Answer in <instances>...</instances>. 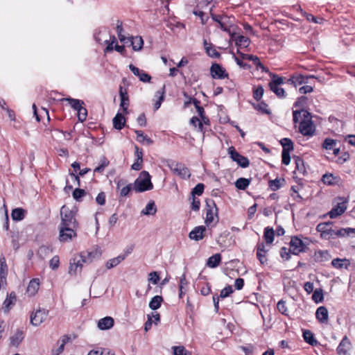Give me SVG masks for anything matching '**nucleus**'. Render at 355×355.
Wrapping results in <instances>:
<instances>
[{
	"label": "nucleus",
	"mask_w": 355,
	"mask_h": 355,
	"mask_svg": "<svg viewBox=\"0 0 355 355\" xmlns=\"http://www.w3.org/2000/svg\"><path fill=\"white\" fill-rule=\"evenodd\" d=\"M295 164H296V170L299 171L300 173L304 174L306 172V168L304 164V161L302 159L297 157L295 159Z\"/></svg>",
	"instance_id": "3c124183"
},
{
	"label": "nucleus",
	"mask_w": 355,
	"mask_h": 355,
	"mask_svg": "<svg viewBox=\"0 0 355 355\" xmlns=\"http://www.w3.org/2000/svg\"><path fill=\"white\" fill-rule=\"evenodd\" d=\"M266 252L267 250L265 249L264 244L263 243H259L257 245V257L261 264H264L267 261Z\"/></svg>",
	"instance_id": "393cba45"
},
{
	"label": "nucleus",
	"mask_w": 355,
	"mask_h": 355,
	"mask_svg": "<svg viewBox=\"0 0 355 355\" xmlns=\"http://www.w3.org/2000/svg\"><path fill=\"white\" fill-rule=\"evenodd\" d=\"M312 299L316 303L322 302V300L324 299L322 290V289L315 290L313 293V295H312Z\"/></svg>",
	"instance_id": "5fc2aeb1"
},
{
	"label": "nucleus",
	"mask_w": 355,
	"mask_h": 355,
	"mask_svg": "<svg viewBox=\"0 0 355 355\" xmlns=\"http://www.w3.org/2000/svg\"><path fill=\"white\" fill-rule=\"evenodd\" d=\"M232 39L236 42V45L240 47H248L250 44V39L243 35H232Z\"/></svg>",
	"instance_id": "4be33fe9"
},
{
	"label": "nucleus",
	"mask_w": 355,
	"mask_h": 355,
	"mask_svg": "<svg viewBox=\"0 0 355 355\" xmlns=\"http://www.w3.org/2000/svg\"><path fill=\"white\" fill-rule=\"evenodd\" d=\"M280 144L283 147L282 150L292 151L293 150V143L291 139L288 138H283L280 141Z\"/></svg>",
	"instance_id": "37998d69"
},
{
	"label": "nucleus",
	"mask_w": 355,
	"mask_h": 355,
	"mask_svg": "<svg viewBox=\"0 0 355 355\" xmlns=\"http://www.w3.org/2000/svg\"><path fill=\"white\" fill-rule=\"evenodd\" d=\"M162 302L163 297L159 295H156L151 299L149 303V306L151 309L156 310L161 306Z\"/></svg>",
	"instance_id": "c9c22d12"
},
{
	"label": "nucleus",
	"mask_w": 355,
	"mask_h": 355,
	"mask_svg": "<svg viewBox=\"0 0 355 355\" xmlns=\"http://www.w3.org/2000/svg\"><path fill=\"white\" fill-rule=\"evenodd\" d=\"M302 14L304 17H306V20L309 21H313L315 24H322L324 21V19L320 17H315L311 14H308L306 12L302 10Z\"/></svg>",
	"instance_id": "8fccbe9b"
},
{
	"label": "nucleus",
	"mask_w": 355,
	"mask_h": 355,
	"mask_svg": "<svg viewBox=\"0 0 355 355\" xmlns=\"http://www.w3.org/2000/svg\"><path fill=\"white\" fill-rule=\"evenodd\" d=\"M336 145V141L332 139H326L322 144V147L326 150H332Z\"/></svg>",
	"instance_id": "6e6d98bb"
},
{
	"label": "nucleus",
	"mask_w": 355,
	"mask_h": 355,
	"mask_svg": "<svg viewBox=\"0 0 355 355\" xmlns=\"http://www.w3.org/2000/svg\"><path fill=\"white\" fill-rule=\"evenodd\" d=\"M153 185L150 181V175L147 171H142L134 182L133 189L137 192L151 190Z\"/></svg>",
	"instance_id": "7ed1b4c3"
},
{
	"label": "nucleus",
	"mask_w": 355,
	"mask_h": 355,
	"mask_svg": "<svg viewBox=\"0 0 355 355\" xmlns=\"http://www.w3.org/2000/svg\"><path fill=\"white\" fill-rule=\"evenodd\" d=\"M206 227L205 226L196 227L190 233L189 238L192 240L200 241L202 240L205 235Z\"/></svg>",
	"instance_id": "dca6fc26"
},
{
	"label": "nucleus",
	"mask_w": 355,
	"mask_h": 355,
	"mask_svg": "<svg viewBox=\"0 0 355 355\" xmlns=\"http://www.w3.org/2000/svg\"><path fill=\"white\" fill-rule=\"evenodd\" d=\"M211 17H212L214 21H215L218 23L219 27L222 30H223L224 31H227V28L226 26L222 21V17L221 16L211 14Z\"/></svg>",
	"instance_id": "0e129e2a"
},
{
	"label": "nucleus",
	"mask_w": 355,
	"mask_h": 355,
	"mask_svg": "<svg viewBox=\"0 0 355 355\" xmlns=\"http://www.w3.org/2000/svg\"><path fill=\"white\" fill-rule=\"evenodd\" d=\"M293 122L295 123L299 121V117L303 116V120L300 123V132L304 136H312L315 132V125L311 119L310 113L304 110L301 111H293Z\"/></svg>",
	"instance_id": "f257e3e1"
},
{
	"label": "nucleus",
	"mask_w": 355,
	"mask_h": 355,
	"mask_svg": "<svg viewBox=\"0 0 355 355\" xmlns=\"http://www.w3.org/2000/svg\"><path fill=\"white\" fill-rule=\"evenodd\" d=\"M77 229L78 227L59 226V241L62 243L71 241L77 236Z\"/></svg>",
	"instance_id": "39448f33"
},
{
	"label": "nucleus",
	"mask_w": 355,
	"mask_h": 355,
	"mask_svg": "<svg viewBox=\"0 0 355 355\" xmlns=\"http://www.w3.org/2000/svg\"><path fill=\"white\" fill-rule=\"evenodd\" d=\"M277 308L281 313L287 315V313H286L287 308L286 306V302L284 301H283V300L279 301L277 304Z\"/></svg>",
	"instance_id": "774afa93"
},
{
	"label": "nucleus",
	"mask_w": 355,
	"mask_h": 355,
	"mask_svg": "<svg viewBox=\"0 0 355 355\" xmlns=\"http://www.w3.org/2000/svg\"><path fill=\"white\" fill-rule=\"evenodd\" d=\"M274 230L272 228L266 227L264 230V239L266 243L270 244L274 240Z\"/></svg>",
	"instance_id": "79ce46f5"
},
{
	"label": "nucleus",
	"mask_w": 355,
	"mask_h": 355,
	"mask_svg": "<svg viewBox=\"0 0 355 355\" xmlns=\"http://www.w3.org/2000/svg\"><path fill=\"white\" fill-rule=\"evenodd\" d=\"M204 184L202 183L198 184L192 190L191 195L194 196L195 195L200 196L202 194L204 191Z\"/></svg>",
	"instance_id": "052dcab7"
},
{
	"label": "nucleus",
	"mask_w": 355,
	"mask_h": 355,
	"mask_svg": "<svg viewBox=\"0 0 355 355\" xmlns=\"http://www.w3.org/2000/svg\"><path fill=\"white\" fill-rule=\"evenodd\" d=\"M303 338L307 343L312 346L318 344V341L315 339L313 333L310 330H305L303 332Z\"/></svg>",
	"instance_id": "72a5a7b5"
},
{
	"label": "nucleus",
	"mask_w": 355,
	"mask_h": 355,
	"mask_svg": "<svg viewBox=\"0 0 355 355\" xmlns=\"http://www.w3.org/2000/svg\"><path fill=\"white\" fill-rule=\"evenodd\" d=\"M80 254H84L87 259V262H91L94 259L100 257L101 253L99 250H96L92 252H83Z\"/></svg>",
	"instance_id": "de8ad7c7"
},
{
	"label": "nucleus",
	"mask_w": 355,
	"mask_h": 355,
	"mask_svg": "<svg viewBox=\"0 0 355 355\" xmlns=\"http://www.w3.org/2000/svg\"><path fill=\"white\" fill-rule=\"evenodd\" d=\"M306 250V245L304 242L298 237H293L290 242L289 252L293 254H299L300 252H305Z\"/></svg>",
	"instance_id": "9b49d317"
},
{
	"label": "nucleus",
	"mask_w": 355,
	"mask_h": 355,
	"mask_svg": "<svg viewBox=\"0 0 355 355\" xmlns=\"http://www.w3.org/2000/svg\"><path fill=\"white\" fill-rule=\"evenodd\" d=\"M85 195L86 191L82 189L77 188L73 191V197L75 200L78 201H79L81 199V198H83Z\"/></svg>",
	"instance_id": "13d9d810"
},
{
	"label": "nucleus",
	"mask_w": 355,
	"mask_h": 355,
	"mask_svg": "<svg viewBox=\"0 0 355 355\" xmlns=\"http://www.w3.org/2000/svg\"><path fill=\"white\" fill-rule=\"evenodd\" d=\"M332 266L336 268H347L349 261L347 259H334L331 261Z\"/></svg>",
	"instance_id": "58836bf2"
},
{
	"label": "nucleus",
	"mask_w": 355,
	"mask_h": 355,
	"mask_svg": "<svg viewBox=\"0 0 355 355\" xmlns=\"http://www.w3.org/2000/svg\"><path fill=\"white\" fill-rule=\"evenodd\" d=\"M125 259V255H119L115 258L111 259L106 262L105 267L107 268V269H111V268L118 266Z\"/></svg>",
	"instance_id": "c85d7f7f"
},
{
	"label": "nucleus",
	"mask_w": 355,
	"mask_h": 355,
	"mask_svg": "<svg viewBox=\"0 0 355 355\" xmlns=\"http://www.w3.org/2000/svg\"><path fill=\"white\" fill-rule=\"evenodd\" d=\"M60 266V259L58 256H54L49 262V266L52 270H56Z\"/></svg>",
	"instance_id": "69168bd1"
},
{
	"label": "nucleus",
	"mask_w": 355,
	"mask_h": 355,
	"mask_svg": "<svg viewBox=\"0 0 355 355\" xmlns=\"http://www.w3.org/2000/svg\"><path fill=\"white\" fill-rule=\"evenodd\" d=\"M164 94H165V85H163L161 90H159L156 92L155 96L158 98L157 101L154 104L155 110H157L163 102L164 99Z\"/></svg>",
	"instance_id": "7c9ffc66"
},
{
	"label": "nucleus",
	"mask_w": 355,
	"mask_h": 355,
	"mask_svg": "<svg viewBox=\"0 0 355 355\" xmlns=\"http://www.w3.org/2000/svg\"><path fill=\"white\" fill-rule=\"evenodd\" d=\"M117 188L119 189L121 187L123 186L120 191V196L123 197L128 196L131 190L132 189V186L131 184L125 185V181L123 180H120L118 181L116 184Z\"/></svg>",
	"instance_id": "5701e85b"
},
{
	"label": "nucleus",
	"mask_w": 355,
	"mask_h": 355,
	"mask_svg": "<svg viewBox=\"0 0 355 355\" xmlns=\"http://www.w3.org/2000/svg\"><path fill=\"white\" fill-rule=\"evenodd\" d=\"M316 318L321 323H327L328 322V311L324 306L318 308L315 313Z\"/></svg>",
	"instance_id": "aec40b11"
},
{
	"label": "nucleus",
	"mask_w": 355,
	"mask_h": 355,
	"mask_svg": "<svg viewBox=\"0 0 355 355\" xmlns=\"http://www.w3.org/2000/svg\"><path fill=\"white\" fill-rule=\"evenodd\" d=\"M69 338L67 336H63L61 338V344L56 349L52 350V355H60L64 349V345L69 341Z\"/></svg>",
	"instance_id": "4c0bfd02"
},
{
	"label": "nucleus",
	"mask_w": 355,
	"mask_h": 355,
	"mask_svg": "<svg viewBox=\"0 0 355 355\" xmlns=\"http://www.w3.org/2000/svg\"><path fill=\"white\" fill-rule=\"evenodd\" d=\"M351 346V342L347 336H345L337 348L338 354L345 355L350 350Z\"/></svg>",
	"instance_id": "f3484780"
},
{
	"label": "nucleus",
	"mask_w": 355,
	"mask_h": 355,
	"mask_svg": "<svg viewBox=\"0 0 355 355\" xmlns=\"http://www.w3.org/2000/svg\"><path fill=\"white\" fill-rule=\"evenodd\" d=\"M238 53L240 55L242 59L252 60L255 65L259 66L262 70L266 71L265 67L261 64L258 57L240 52H238Z\"/></svg>",
	"instance_id": "a878e982"
},
{
	"label": "nucleus",
	"mask_w": 355,
	"mask_h": 355,
	"mask_svg": "<svg viewBox=\"0 0 355 355\" xmlns=\"http://www.w3.org/2000/svg\"><path fill=\"white\" fill-rule=\"evenodd\" d=\"M221 261V256L220 254H215L210 257L207 262V265L210 268L217 267Z\"/></svg>",
	"instance_id": "2f4dec72"
},
{
	"label": "nucleus",
	"mask_w": 355,
	"mask_h": 355,
	"mask_svg": "<svg viewBox=\"0 0 355 355\" xmlns=\"http://www.w3.org/2000/svg\"><path fill=\"white\" fill-rule=\"evenodd\" d=\"M250 184V179L240 178L236 181L235 186L239 189L245 190L249 186Z\"/></svg>",
	"instance_id": "ea45409f"
},
{
	"label": "nucleus",
	"mask_w": 355,
	"mask_h": 355,
	"mask_svg": "<svg viewBox=\"0 0 355 355\" xmlns=\"http://www.w3.org/2000/svg\"><path fill=\"white\" fill-rule=\"evenodd\" d=\"M263 88L261 86L258 87L254 90L253 96L257 101H259L263 94Z\"/></svg>",
	"instance_id": "338daca9"
},
{
	"label": "nucleus",
	"mask_w": 355,
	"mask_h": 355,
	"mask_svg": "<svg viewBox=\"0 0 355 355\" xmlns=\"http://www.w3.org/2000/svg\"><path fill=\"white\" fill-rule=\"evenodd\" d=\"M51 252L52 249L50 247L46 245L41 246L37 251L39 257L42 259H45V257L49 256Z\"/></svg>",
	"instance_id": "49530a36"
},
{
	"label": "nucleus",
	"mask_w": 355,
	"mask_h": 355,
	"mask_svg": "<svg viewBox=\"0 0 355 355\" xmlns=\"http://www.w3.org/2000/svg\"><path fill=\"white\" fill-rule=\"evenodd\" d=\"M61 223L59 226L78 227V223L76 218V211L63 205L60 209Z\"/></svg>",
	"instance_id": "f03ea898"
},
{
	"label": "nucleus",
	"mask_w": 355,
	"mask_h": 355,
	"mask_svg": "<svg viewBox=\"0 0 355 355\" xmlns=\"http://www.w3.org/2000/svg\"><path fill=\"white\" fill-rule=\"evenodd\" d=\"M119 95L121 98L120 106L121 107L124 112H126L128 110V107L129 105V97L127 89L123 88V87H120Z\"/></svg>",
	"instance_id": "a211bd4d"
},
{
	"label": "nucleus",
	"mask_w": 355,
	"mask_h": 355,
	"mask_svg": "<svg viewBox=\"0 0 355 355\" xmlns=\"http://www.w3.org/2000/svg\"><path fill=\"white\" fill-rule=\"evenodd\" d=\"M39 280L37 279H33L30 281L28 286L27 287V293L30 295H34L39 289Z\"/></svg>",
	"instance_id": "c756f323"
},
{
	"label": "nucleus",
	"mask_w": 355,
	"mask_h": 355,
	"mask_svg": "<svg viewBox=\"0 0 355 355\" xmlns=\"http://www.w3.org/2000/svg\"><path fill=\"white\" fill-rule=\"evenodd\" d=\"M26 211L22 208H16L12 211L11 217L13 220L20 221L25 217Z\"/></svg>",
	"instance_id": "cd10ccee"
},
{
	"label": "nucleus",
	"mask_w": 355,
	"mask_h": 355,
	"mask_svg": "<svg viewBox=\"0 0 355 355\" xmlns=\"http://www.w3.org/2000/svg\"><path fill=\"white\" fill-rule=\"evenodd\" d=\"M135 134L137 135V140L143 144H146L148 145H150L153 144V140L149 138L147 135H144V132L141 130H135Z\"/></svg>",
	"instance_id": "473e14b6"
},
{
	"label": "nucleus",
	"mask_w": 355,
	"mask_h": 355,
	"mask_svg": "<svg viewBox=\"0 0 355 355\" xmlns=\"http://www.w3.org/2000/svg\"><path fill=\"white\" fill-rule=\"evenodd\" d=\"M190 124L196 128L198 127V131L204 132L202 122L197 116H193L190 119Z\"/></svg>",
	"instance_id": "864d4df0"
},
{
	"label": "nucleus",
	"mask_w": 355,
	"mask_h": 355,
	"mask_svg": "<svg viewBox=\"0 0 355 355\" xmlns=\"http://www.w3.org/2000/svg\"><path fill=\"white\" fill-rule=\"evenodd\" d=\"M347 200L338 202L329 212V217L334 218L343 214L347 209Z\"/></svg>",
	"instance_id": "4468645a"
},
{
	"label": "nucleus",
	"mask_w": 355,
	"mask_h": 355,
	"mask_svg": "<svg viewBox=\"0 0 355 355\" xmlns=\"http://www.w3.org/2000/svg\"><path fill=\"white\" fill-rule=\"evenodd\" d=\"M131 44L135 51H139L142 49L144 41L141 37L136 36L131 37Z\"/></svg>",
	"instance_id": "f704fd0d"
},
{
	"label": "nucleus",
	"mask_w": 355,
	"mask_h": 355,
	"mask_svg": "<svg viewBox=\"0 0 355 355\" xmlns=\"http://www.w3.org/2000/svg\"><path fill=\"white\" fill-rule=\"evenodd\" d=\"M166 165L174 174L182 179L189 178L191 176L189 170L182 163L170 159L166 161Z\"/></svg>",
	"instance_id": "20e7f679"
},
{
	"label": "nucleus",
	"mask_w": 355,
	"mask_h": 355,
	"mask_svg": "<svg viewBox=\"0 0 355 355\" xmlns=\"http://www.w3.org/2000/svg\"><path fill=\"white\" fill-rule=\"evenodd\" d=\"M87 259L84 254L73 257L69 264V273L71 275H76L81 271L83 263H87Z\"/></svg>",
	"instance_id": "423d86ee"
},
{
	"label": "nucleus",
	"mask_w": 355,
	"mask_h": 355,
	"mask_svg": "<svg viewBox=\"0 0 355 355\" xmlns=\"http://www.w3.org/2000/svg\"><path fill=\"white\" fill-rule=\"evenodd\" d=\"M113 125L114 128L121 130L125 126V119L121 113H117L113 119Z\"/></svg>",
	"instance_id": "bb28decb"
},
{
	"label": "nucleus",
	"mask_w": 355,
	"mask_h": 355,
	"mask_svg": "<svg viewBox=\"0 0 355 355\" xmlns=\"http://www.w3.org/2000/svg\"><path fill=\"white\" fill-rule=\"evenodd\" d=\"M173 354L175 355H187L188 352L184 346H174L173 347Z\"/></svg>",
	"instance_id": "bf43d9fd"
},
{
	"label": "nucleus",
	"mask_w": 355,
	"mask_h": 355,
	"mask_svg": "<svg viewBox=\"0 0 355 355\" xmlns=\"http://www.w3.org/2000/svg\"><path fill=\"white\" fill-rule=\"evenodd\" d=\"M8 275V266L6 262V259L2 257L0 259V279L1 281L6 279Z\"/></svg>",
	"instance_id": "e433bc0d"
},
{
	"label": "nucleus",
	"mask_w": 355,
	"mask_h": 355,
	"mask_svg": "<svg viewBox=\"0 0 355 355\" xmlns=\"http://www.w3.org/2000/svg\"><path fill=\"white\" fill-rule=\"evenodd\" d=\"M309 78H315L314 76H304L302 75H297L296 76H293L291 79L288 80V81H291L293 83H298V84H303L306 83V80Z\"/></svg>",
	"instance_id": "c03bdc74"
},
{
	"label": "nucleus",
	"mask_w": 355,
	"mask_h": 355,
	"mask_svg": "<svg viewBox=\"0 0 355 355\" xmlns=\"http://www.w3.org/2000/svg\"><path fill=\"white\" fill-rule=\"evenodd\" d=\"M64 100L67 101L69 103V104L76 110L80 108L83 106V105L84 104L83 101L78 100V99H73L71 98H66Z\"/></svg>",
	"instance_id": "a18cd8bd"
},
{
	"label": "nucleus",
	"mask_w": 355,
	"mask_h": 355,
	"mask_svg": "<svg viewBox=\"0 0 355 355\" xmlns=\"http://www.w3.org/2000/svg\"><path fill=\"white\" fill-rule=\"evenodd\" d=\"M48 311L45 309H39L31 316V322L34 326H39L46 319Z\"/></svg>",
	"instance_id": "f8f14e48"
},
{
	"label": "nucleus",
	"mask_w": 355,
	"mask_h": 355,
	"mask_svg": "<svg viewBox=\"0 0 355 355\" xmlns=\"http://www.w3.org/2000/svg\"><path fill=\"white\" fill-rule=\"evenodd\" d=\"M210 73L212 78L216 79H223L228 76L225 69L217 63H214L211 65Z\"/></svg>",
	"instance_id": "ddd939ff"
},
{
	"label": "nucleus",
	"mask_w": 355,
	"mask_h": 355,
	"mask_svg": "<svg viewBox=\"0 0 355 355\" xmlns=\"http://www.w3.org/2000/svg\"><path fill=\"white\" fill-rule=\"evenodd\" d=\"M284 78L273 75L272 80L269 83L270 89L279 98L285 97V91L279 86L283 84Z\"/></svg>",
	"instance_id": "6e6552de"
},
{
	"label": "nucleus",
	"mask_w": 355,
	"mask_h": 355,
	"mask_svg": "<svg viewBox=\"0 0 355 355\" xmlns=\"http://www.w3.org/2000/svg\"><path fill=\"white\" fill-rule=\"evenodd\" d=\"M122 21H117L116 24V32L118 34L119 39L121 42H124L125 40V37L122 34L123 27H122Z\"/></svg>",
	"instance_id": "e2e57ef3"
},
{
	"label": "nucleus",
	"mask_w": 355,
	"mask_h": 355,
	"mask_svg": "<svg viewBox=\"0 0 355 355\" xmlns=\"http://www.w3.org/2000/svg\"><path fill=\"white\" fill-rule=\"evenodd\" d=\"M336 178L332 174H325L322 176V182L328 185H332L336 183Z\"/></svg>",
	"instance_id": "4d7b16f0"
},
{
	"label": "nucleus",
	"mask_w": 355,
	"mask_h": 355,
	"mask_svg": "<svg viewBox=\"0 0 355 355\" xmlns=\"http://www.w3.org/2000/svg\"><path fill=\"white\" fill-rule=\"evenodd\" d=\"M129 69L135 76L139 78L141 81L144 83L150 82L151 79L150 76L144 72L143 70H140L139 68L136 67L132 64L129 65Z\"/></svg>",
	"instance_id": "2eb2a0df"
},
{
	"label": "nucleus",
	"mask_w": 355,
	"mask_h": 355,
	"mask_svg": "<svg viewBox=\"0 0 355 355\" xmlns=\"http://www.w3.org/2000/svg\"><path fill=\"white\" fill-rule=\"evenodd\" d=\"M335 236H349L351 234H355V228H341L338 230H334Z\"/></svg>",
	"instance_id": "a19ab883"
},
{
	"label": "nucleus",
	"mask_w": 355,
	"mask_h": 355,
	"mask_svg": "<svg viewBox=\"0 0 355 355\" xmlns=\"http://www.w3.org/2000/svg\"><path fill=\"white\" fill-rule=\"evenodd\" d=\"M16 295L14 292L10 293L5 300L3 304V309L5 312L9 311L11 306L15 304Z\"/></svg>",
	"instance_id": "412c9836"
},
{
	"label": "nucleus",
	"mask_w": 355,
	"mask_h": 355,
	"mask_svg": "<svg viewBox=\"0 0 355 355\" xmlns=\"http://www.w3.org/2000/svg\"><path fill=\"white\" fill-rule=\"evenodd\" d=\"M114 323V319L112 317L107 316L98 321V327L102 330L109 329L113 327Z\"/></svg>",
	"instance_id": "6ab92c4d"
},
{
	"label": "nucleus",
	"mask_w": 355,
	"mask_h": 355,
	"mask_svg": "<svg viewBox=\"0 0 355 355\" xmlns=\"http://www.w3.org/2000/svg\"><path fill=\"white\" fill-rule=\"evenodd\" d=\"M23 340V334L21 331H18L10 339V343L13 346H18Z\"/></svg>",
	"instance_id": "603ef678"
},
{
	"label": "nucleus",
	"mask_w": 355,
	"mask_h": 355,
	"mask_svg": "<svg viewBox=\"0 0 355 355\" xmlns=\"http://www.w3.org/2000/svg\"><path fill=\"white\" fill-rule=\"evenodd\" d=\"M214 216H218V208L214 200L207 201L205 223L209 225L214 220Z\"/></svg>",
	"instance_id": "1a4fd4ad"
},
{
	"label": "nucleus",
	"mask_w": 355,
	"mask_h": 355,
	"mask_svg": "<svg viewBox=\"0 0 355 355\" xmlns=\"http://www.w3.org/2000/svg\"><path fill=\"white\" fill-rule=\"evenodd\" d=\"M204 47L207 55L213 58H218L220 54L216 51L212 44L208 43L206 40H204Z\"/></svg>",
	"instance_id": "b1692460"
},
{
	"label": "nucleus",
	"mask_w": 355,
	"mask_h": 355,
	"mask_svg": "<svg viewBox=\"0 0 355 355\" xmlns=\"http://www.w3.org/2000/svg\"><path fill=\"white\" fill-rule=\"evenodd\" d=\"M332 223H321L316 227V230L320 233L322 239H330L335 237L334 230L332 229Z\"/></svg>",
	"instance_id": "0eeeda50"
},
{
	"label": "nucleus",
	"mask_w": 355,
	"mask_h": 355,
	"mask_svg": "<svg viewBox=\"0 0 355 355\" xmlns=\"http://www.w3.org/2000/svg\"><path fill=\"white\" fill-rule=\"evenodd\" d=\"M157 209L154 202H149L147 204L145 209L142 210L141 213L144 215H153L156 213Z\"/></svg>",
	"instance_id": "09e8293b"
},
{
	"label": "nucleus",
	"mask_w": 355,
	"mask_h": 355,
	"mask_svg": "<svg viewBox=\"0 0 355 355\" xmlns=\"http://www.w3.org/2000/svg\"><path fill=\"white\" fill-rule=\"evenodd\" d=\"M228 153L232 159L236 162L241 167L246 168L249 166L250 162L248 159L240 155L233 146L229 148Z\"/></svg>",
	"instance_id": "9d476101"
},
{
	"label": "nucleus",
	"mask_w": 355,
	"mask_h": 355,
	"mask_svg": "<svg viewBox=\"0 0 355 355\" xmlns=\"http://www.w3.org/2000/svg\"><path fill=\"white\" fill-rule=\"evenodd\" d=\"M77 111H78V120L81 122L85 121L86 120L87 115V110L82 106L80 108L77 110Z\"/></svg>",
	"instance_id": "680f3d73"
}]
</instances>
